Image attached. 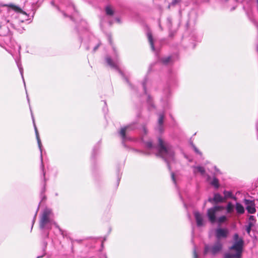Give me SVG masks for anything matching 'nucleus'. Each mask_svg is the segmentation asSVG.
I'll return each mask as SVG.
<instances>
[{"mask_svg":"<svg viewBox=\"0 0 258 258\" xmlns=\"http://www.w3.org/2000/svg\"><path fill=\"white\" fill-rule=\"evenodd\" d=\"M145 147L151 152L155 149L158 151V155L167 163L168 168L171 169V163L174 161V153L172 147L168 143H165L161 138L158 139V146L156 147L151 141L145 142L144 137L142 138Z\"/></svg>","mask_w":258,"mask_h":258,"instance_id":"f257e3e1","label":"nucleus"},{"mask_svg":"<svg viewBox=\"0 0 258 258\" xmlns=\"http://www.w3.org/2000/svg\"><path fill=\"white\" fill-rule=\"evenodd\" d=\"M10 9L9 10V13L12 15L11 19H7V22L14 29L19 32H22L24 28L20 26V24L25 21L28 20V16L26 13L23 12L21 9L14 5L9 6Z\"/></svg>","mask_w":258,"mask_h":258,"instance_id":"f03ea898","label":"nucleus"},{"mask_svg":"<svg viewBox=\"0 0 258 258\" xmlns=\"http://www.w3.org/2000/svg\"><path fill=\"white\" fill-rule=\"evenodd\" d=\"M233 243L229 247V251L224 254V258H241L244 241L242 238L235 233L233 236Z\"/></svg>","mask_w":258,"mask_h":258,"instance_id":"7ed1b4c3","label":"nucleus"},{"mask_svg":"<svg viewBox=\"0 0 258 258\" xmlns=\"http://www.w3.org/2000/svg\"><path fill=\"white\" fill-rule=\"evenodd\" d=\"M52 225H54L60 230L58 226L53 220V214L52 212V210L50 209L46 208L43 210L41 215L40 227L41 229H50Z\"/></svg>","mask_w":258,"mask_h":258,"instance_id":"20e7f679","label":"nucleus"},{"mask_svg":"<svg viewBox=\"0 0 258 258\" xmlns=\"http://www.w3.org/2000/svg\"><path fill=\"white\" fill-rule=\"evenodd\" d=\"M223 247L222 243L217 240L213 245H206L204 248V254H206L209 252H211L212 254H216L220 252Z\"/></svg>","mask_w":258,"mask_h":258,"instance_id":"39448f33","label":"nucleus"},{"mask_svg":"<svg viewBox=\"0 0 258 258\" xmlns=\"http://www.w3.org/2000/svg\"><path fill=\"white\" fill-rule=\"evenodd\" d=\"M223 207L222 206H215L208 210L207 216L209 221L213 223L216 221V213L217 212L222 210Z\"/></svg>","mask_w":258,"mask_h":258,"instance_id":"423d86ee","label":"nucleus"},{"mask_svg":"<svg viewBox=\"0 0 258 258\" xmlns=\"http://www.w3.org/2000/svg\"><path fill=\"white\" fill-rule=\"evenodd\" d=\"M105 59L107 64L111 68L116 70L119 69V61L116 55L112 58L109 56H107Z\"/></svg>","mask_w":258,"mask_h":258,"instance_id":"0eeeda50","label":"nucleus"},{"mask_svg":"<svg viewBox=\"0 0 258 258\" xmlns=\"http://www.w3.org/2000/svg\"><path fill=\"white\" fill-rule=\"evenodd\" d=\"M229 230L227 228H218L215 230V236L219 240L222 238H226L229 234Z\"/></svg>","mask_w":258,"mask_h":258,"instance_id":"6e6552de","label":"nucleus"},{"mask_svg":"<svg viewBox=\"0 0 258 258\" xmlns=\"http://www.w3.org/2000/svg\"><path fill=\"white\" fill-rule=\"evenodd\" d=\"M194 214L197 226L201 227L204 226L205 224V221L204 219L203 215L200 213L196 211L194 212Z\"/></svg>","mask_w":258,"mask_h":258,"instance_id":"1a4fd4ad","label":"nucleus"},{"mask_svg":"<svg viewBox=\"0 0 258 258\" xmlns=\"http://www.w3.org/2000/svg\"><path fill=\"white\" fill-rule=\"evenodd\" d=\"M133 129L134 127L132 125H127L121 129L119 134L122 138L123 143L128 139L127 137L126 136V134L128 133V131Z\"/></svg>","mask_w":258,"mask_h":258,"instance_id":"9d476101","label":"nucleus"},{"mask_svg":"<svg viewBox=\"0 0 258 258\" xmlns=\"http://www.w3.org/2000/svg\"><path fill=\"white\" fill-rule=\"evenodd\" d=\"M245 204L246 205V209L250 214H254L256 212L255 204L253 202L248 200H245Z\"/></svg>","mask_w":258,"mask_h":258,"instance_id":"9b49d317","label":"nucleus"},{"mask_svg":"<svg viewBox=\"0 0 258 258\" xmlns=\"http://www.w3.org/2000/svg\"><path fill=\"white\" fill-rule=\"evenodd\" d=\"M31 115H32L33 121V124H34V128H35V134H36V139H37V141L38 145L39 148L40 152H41V160H42V144H41V142L40 141V139L39 138L38 130L37 129V127H36V125L34 122V119L33 116L32 115V113H31Z\"/></svg>","mask_w":258,"mask_h":258,"instance_id":"f8f14e48","label":"nucleus"},{"mask_svg":"<svg viewBox=\"0 0 258 258\" xmlns=\"http://www.w3.org/2000/svg\"><path fill=\"white\" fill-rule=\"evenodd\" d=\"M209 202L211 203H220L224 201V198L222 197L219 194H214L213 198H209Z\"/></svg>","mask_w":258,"mask_h":258,"instance_id":"ddd939ff","label":"nucleus"},{"mask_svg":"<svg viewBox=\"0 0 258 258\" xmlns=\"http://www.w3.org/2000/svg\"><path fill=\"white\" fill-rule=\"evenodd\" d=\"M147 36L148 37V39L152 50L153 51L155 50V47L154 45V39L152 37V33L150 31H148V32H147Z\"/></svg>","mask_w":258,"mask_h":258,"instance_id":"4468645a","label":"nucleus"},{"mask_svg":"<svg viewBox=\"0 0 258 258\" xmlns=\"http://www.w3.org/2000/svg\"><path fill=\"white\" fill-rule=\"evenodd\" d=\"M164 114H160L159 118H158V130L159 132H162L163 130V126L162 125L163 123V120H164Z\"/></svg>","mask_w":258,"mask_h":258,"instance_id":"2eb2a0df","label":"nucleus"},{"mask_svg":"<svg viewBox=\"0 0 258 258\" xmlns=\"http://www.w3.org/2000/svg\"><path fill=\"white\" fill-rule=\"evenodd\" d=\"M193 171L194 173L197 174L200 173L201 175H204L205 173V170L203 167L194 166L193 167Z\"/></svg>","mask_w":258,"mask_h":258,"instance_id":"dca6fc26","label":"nucleus"},{"mask_svg":"<svg viewBox=\"0 0 258 258\" xmlns=\"http://www.w3.org/2000/svg\"><path fill=\"white\" fill-rule=\"evenodd\" d=\"M236 212L238 214H242L244 213V208L243 206L239 203H236L235 205Z\"/></svg>","mask_w":258,"mask_h":258,"instance_id":"f3484780","label":"nucleus"},{"mask_svg":"<svg viewBox=\"0 0 258 258\" xmlns=\"http://www.w3.org/2000/svg\"><path fill=\"white\" fill-rule=\"evenodd\" d=\"M223 194L224 195V200L228 198L236 200V197L233 195L232 192L230 191L224 190Z\"/></svg>","mask_w":258,"mask_h":258,"instance_id":"a211bd4d","label":"nucleus"},{"mask_svg":"<svg viewBox=\"0 0 258 258\" xmlns=\"http://www.w3.org/2000/svg\"><path fill=\"white\" fill-rule=\"evenodd\" d=\"M234 206H233V205L231 203L229 202L226 207L227 213H228V214L232 213L234 212Z\"/></svg>","mask_w":258,"mask_h":258,"instance_id":"6ab92c4d","label":"nucleus"},{"mask_svg":"<svg viewBox=\"0 0 258 258\" xmlns=\"http://www.w3.org/2000/svg\"><path fill=\"white\" fill-rule=\"evenodd\" d=\"M105 12L107 15L112 16L114 13V11L110 6H108L105 8Z\"/></svg>","mask_w":258,"mask_h":258,"instance_id":"aec40b11","label":"nucleus"},{"mask_svg":"<svg viewBox=\"0 0 258 258\" xmlns=\"http://www.w3.org/2000/svg\"><path fill=\"white\" fill-rule=\"evenodd\" d=\"M253 225H254L253 222L249 221L248 224L245 226V229L248 234L250 233V232L251 231V227Z\"/></svg>","mask_w":258,"mask_h":258,"instance_id":"412c9836","label":"nucleus"},{"mask_svg":"<svg viewBox=\"0 0 258 258\" xmlns=\"http://www.w3.org/2000/svg\"><path fill=\"white\" fill-rule=\"evenodd\" d=\"M162 61L164 64H168L172 62L171 57L170 56L164 57L162 59Z\"/></svg>","mask_w":258,"mask_h":258,"instance_id":"4be33fe9","label":"nucleus"},{"mask_svg":"<svg viewBox=\"0 0 258 258\" xmlns=\"http://www.w3.org/2000/svg\"><path fill=\"white\" fill-rule=\"evenodd\" d=\"M16 63H17V66H18V68L19 69V71H20L21 75L22 76V79L23 80L24 83H25L24 79V77H23V69L22 64L20 63H19V62L18 61H16Z\"/></svg>","mask_w":258,"mask_h":258,"instance_id":"5701e85b","label":"nucleus"},{"mask_svg":"<svg viewBox=\"0 0 258 258\" xmlns=\"http://www.w3.org/2000/svg\"><path fill=\"white\" fill-rule=\"evenodd\" d=\"M211 184L215 187L218 188L219 187V181L218 179L216 178H214L212 181L211 182Z\"/></svg>","mask_w":258,"mask_h":258,"instance_id":"b1692460","label":"nucleus"},{"mask_svg":"<svg viewBox=\"0 0 258 258\" xmlns=\"http://www.w3.org/2000/svg\"><path fill=\"white\" fill-rule=\"evenodd\" d=\"M226 220H227V217L225 216H222L220 217L217 219V222H219V223H222L224 222Z\"/></svg>","mask_w":258,"mask_h":258,"instance_id":"393cba45","label":"nucleus"},{"mask_svg":"<svg viewBox=\"0 0 258 258\" xmlns=\"http://www.w3.org/2000/svg\"><path fill=\"white\" fill-rule=\"evenodd\" d=\"M181 0H172V3L169 5V8L171 5H175V4L178 3Z\"/></svg>","mask_w":258,"mask_h":258,"instance_id":"a878e982","label":"nucleus"},{"mask_svg":"<svg viewBox=\"0 0 258 258\" xmlns=\"http://www.w3.org/2000/svg\"><path fill=\"white\" fill-rule=\"evenodd\" d=\"M249 221H250V222H253L254 223H255V218L253 216H250L249 217Z\"/></svg>","mask_w":258,"mask_h":258,"instance_id":"bb28decb","label":"nucleus"},{"mask_svg":"<svg viewBox=\"0 0 258 258\" xmlns=\"http://www.w3.org/2000/svg\"><path fill=\"white\" fill-rule=\"evenodd\" d=\"M198 255L196 251V247H195L194 249V258H198Z\"/></svg>","mask_w":258,"mask_h":258,"instance_id":"cd10ccee","label":"nucleus"},{"mask_svg":"<svg viewBox=\"0 0 258 258\" xmlns=\"http://www.w3.org/2000/svg\"><path fill=\"white\" fill-rule=\"evenodd\" d=\"M171 177H172V180L173 181V182L174 183V184H176L175 176V174L173 172L171 173Z\"/></svg>","mask_w":258,"mask_h":258,"instance_id":"c85d7f7f","label":"nucleus"},{"mask_svg":"<svg viewBox=\"0 0 258 258\" xmlns=\"http://www.w3.org/2000/svg\"><path fill=\"white\" fill-rule=\"evenodd\" d=\"M72 9L75 11V7H74V6H71L69 8H68V9L67 10V12H68V13L70 12L71 10H72Z\"/></svg>","mask_w":258,"mask_h":258,"instance_id":"c756f323","label":"nucleus"},{"mask_svg":"<svg viewBox=\"0 0 258 258\" xmlns=\"http://www.w3.org/2000/svg\"><path fill=\"white\" fill-rule=\"evenodd\" d=\"M193 148H194V149L195 151L197 153L199 154H201V153L200 152V151L195 146H193Z\"/></svg>","mask_w":258,"mask_h":258,"instance_id":"7c9ffc66","label":"nucleus"},{"mask_svg":"<svg viewBox=\"0 0 258 258\" xmlns=\"http://www.w3.org/2000/svg\"><path fill=\"white\" fill-rule=\"evenodd\" d=\"M38 209H39V207H38L37 211H36V213L35 214L34 218L33 221V224H34V221H35V219L36 218V215H37V211H38Z\"/></svg>","mask_w":258,"mask_h":258,"instance_id":"2f4dec72","label":"nucleus"},{"mask_svg":"<svg viewBox=\"0 0 258 258\" xmlns=\"http://www.w3.org/2000/svg\"><path fill=\"white\" fill-rule=\"evenodd\" d=\"M143 88H144V89L145 93H146V90L145 85L144 83L143 84Z\"/></svg>","mask_w":258,"mask_h":258,"instance_id":"473e14b6","label":"nucleus"},{"mask_svg":"<svg viewBox=\"0 0 258 258\" xmlns=\"http://www.w3.org/2000/svg\"><path fill=\"white\" fill-rule=\"evenodd\" d=\"M98 47H99V45H97V46H96L94 48V51H95L97 49V48H98Z\"/></svg>","mask_w":258,"mask_h":258,"instance_id":"72a5a7b5","label":"nucleus"},{"mask_svg":"<svg viewBox=\"0 0 258 258\" xmlns=\"http://www.w3.org/2000/svg\"><path fill=\"white\" fill-rule=\"evenodd\" d=\"M143 131H144L145 134H146L147 133V131L146 128L145 127H143Z\"/></svg>","mask_w":258,"mask_h":258,"instance_id":"f704fd0d","label":"nucleus"},{"mask_svg":"<svg viewBox=\"0 0 258 258\" xmlns=\"http://www.w3.org/2000/svg\"><path fill=\"white\" fill-rule=\"evenodd\" d=\"M148 99H149V100H150V96H148ZM148 103H149V104H150V105H152V104H151V101H150V100H148Z\"/></svg>","mask_w":258,"mask_h":258,"instance_id":"c9c22d12","label":"nucleus"},{"mask_svg":"<svg viewBox=\"0 0 258 258\" xmlns=\"http://www.w3.org/2000/svg\"><path fill=\"white\" fill-rule=\"evenodd\" d=\"M256 126L257 131V132H258V123L256 124Z\"/></svg>","mask_w":258,"mask_h":258,"instance_id":"e433bc0d","label":"nucleus"},{"mask_svg":"<svg viewBox=\"0 0 258 258\" xmlns=\"http://www.w3.org/2000/svg\"><path fill=\"white\" fill-rule=\"evenodd\" d=\"M116 20L117 22H119V20L118 19H116Z\"/></svg>","mask_w":258,"mask_h":258,"instance_id":"4c0bfd02","label":"nucleus"},{"mask_svg":"<svg viewBox=\"0 0 258 258\" xmlns=\"http://www.w3.org/2000/svg\"><path fill=\"white\" fill-rule=\"evenodd\" d=\"M43 176H44V175H45V173H44V171H43Z\"/></svg>","mask_w":258,"mask_h":258,"instance_id":"58836bf2","label":"nucleus"},{"mask_svg":"<svg viewBox=\"0 0 258 258\" xmlns=\"http://www.w3.org/2000/svg\"><path fill=\"white\" fill-rule=\"evenodd\" d=\"M27 100H28V101H29V98H28V97H27Z\"/></svg>","mask_w":258,"mask_h":258,"instance_id":"ea45409f","label":"nucleus"},{"mask_svg":"<svg viewBox=\"0 0 258 258\" xmlns=\"http://www.w3.org/2000/svg\"><path fill=\"white\" fill-rule=\"evenodd\" d=\"M40 257L39 256H38L37 258H39Z\"/></svg>","mask_w":258,"mask_h":258,"instance_id":"a19ab883","label":"nucleus"},{"mask_svg":"<svg viewBox=\"0 0 258 258\" xmlns=\"http://www.w3.org/2000/svg\"><path fill=\"white\" fill-rule=\"evenodd\" d=\"M257 50H258V47H257Z\"/></svg>","mask_w":258,"mask_h":258,"instance_id":"79ce46f5","label":"nucleus"}]
</instances>
